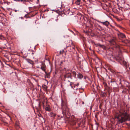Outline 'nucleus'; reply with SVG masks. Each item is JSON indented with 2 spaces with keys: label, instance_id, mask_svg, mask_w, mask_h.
<instances>
[{
  "label": "nucleus",
  "instance_id": "f257e3e1",
  "mask_svg": "<svg viewBox=\"0 0 130 130\" xmlns=\"http://www.w3.org/2000/svg\"><path fill=\"white\" fill-rule=\"evenodd\" d=\"M117 119L119 123H122L126 120L130 121V116L125 112L123 113H120Z\"/></svg>",
  "mask_w": 130,
  "mask_h": 130
},
{
  "label": "nucleus",
  "instance_id": "f03ea898",
  "mask_svg": "<svg viewBox=\"0 0 130 130\" xmlns=\"http://www.w3.org/2000/svg\"><path fill=\"white\" fill-rule=\"evenodd\" d=\"M116 60L119 62L121 64L124 65L127 67V63L124 61L122 56L119 55L116 57Z\"/></svg>",
  "mask_w": 130,
  "mask_h": 130
},
{
  "label": "nucleus",
  "instance_id": "7ed1b4c3",
  "mask_svg": "<svg viewBox=\"0 0 130 130\" xmlns=\"http://www.w3.org/2000/svg\"><path fill=\"white\" fill-rule=\"evenodd\" d=\"M39 63L40 66H38L36 67L37 68L41 69L42 71L45 72V74H46L47 73L46 72V66L44 63L42 62H39Z\"/></svg>",
  "mask_w": 130,
  "mask_h": 130
},
{
  "label": "nucleus",
  "instance_id": "20e7f679",
  "mask_svg": "<svg viewBox=\"0 0 130 130\" xmlns=\"http://www.w3.org/2000/svg\"><path fill=\"white\" fill-rule=\"evenodd\" d=\"M118 37L120 39H123L125 37V35L120 32H119L117 34Z\"/></svg>",
  "mask_w": 130,
  "mask_h": 130
},
{
  "label": "nucleus",
  "instance_id": "39448f33",
  "mask_svg": "<svg viewBox=\"0 0 130 130\" xmlns=\"http://www.w3.org/2000/svg\"><path fill=\"white\" fill-rule=\"evenodd\" d=\"M116 57L114 56L111 55L109 57V59L110 62H115L116 60Z\"/></svg>",
  "mask_w": 130,
  "mask_h": 130
},
{
  "label": "nucleus",
  "instance_id": "423d86ee",
  "mask_svg": "<svg viewBox=\"0 0 130 130\" xmlns=\"http://www.w3.org/2000/svg\"><path fill=\"white\" fill-rule=\"evenodd\" d=\"M64 77L65 78H70L71 79H72L71 74L70 73H66L64 75Z\"/></svg>",
  "mask_w": 130,
  "mask_h": 130
},
{
  "label": "nucleus",
  "instance_id": "0eeeda50",
  "mask_svg": "<svg viewBox=\"0 0 130 130\" xmlns=\"http://www.w3.org/2000/svg\"><path fill=\"white\" fill-rule=\"evenodd\" d=\"M100 23H102L103 25H105L106 26H107L110 24L109 22L107 21L104 22H100Z\"/></svg>",
  "mask_w": 130,
  "mask_h": 130
},
{
  "label": "nucleus",
  "instance_id": "6e6552de",
  "mask_svg": "<svg viewBox=\"0 0 130 130\" xmlns=\"http://www.w3.org/2000/svg\"><path fill=\"white\" fill-rule=\"evenodd\" d=\"M26 60L28 63L31 64L32 65H33L34 64V62L30 59H26Z\"/></svg>",
  "mask_w": 130,
  "mask_h": 130
},
{
  "label": "nucleus",
  "instance_id": "1a4fd4ad",
  "mask_svg": "<svg viewBox=\"0 0 130 130\" xmlns=\"http://www.w3.org/2000/svg\"><path fill=\"white\" fill-rule=\"evenodd\" d=\"M44 108L46 111H51V108L50 106L46 107Z\"/></svg>",
  "mask_w": 130,
  "mask_h": 130
},
{
  "label": "nucleus",
  "instance_id": "9d476101",
  "mask_svg": "<svg viewBox=\"0 0 130 130\" xmlns=\"http://www.w3.org/2000/svg\"><path fill=\"white\" fill-rule=\"evenodd\" d=\"M15 127L17 129H18L20 127L19 125V123L18 122H17L15 123Z\"/></svg>",
  "mask_w": 130,
  "mask_h": 130
},
{
  "label": "nucleus",
  "instance_id": "9b49d317",
  "mask_svg": "<svg viewBox=\"0 0 130 130\" xmlns=\"http://www.w3.org/2000/svg\"><path fill=\"white\" fill-rule=\"evenodd\" d=\"M110 42L113 45H115L116 44L115 40L114 39H112L110 41Z\"/></svg>",
  "mask_w": 130,
  "mask_h": 130
},
{
  "label": "nucleus",
  "instance_id": "f8f14e48",
  "mask_svg": "<svg viewBox=\"0 0 130 130\" xmlns=\"http://www.w3.org/2000/svg\"><path fill=\"white\" fill-rule=\"evenodd\" d=\"M78 77V78L81 79L83 78V76L82 74L79 73H78L77 74Z\"/></svg>",
  "mask_w": 130,
  "mask_h": 130
},
{
  "label": "nucleus",
  "instance_id": "ddd939ff",
  "mask_svg": "<svg viewBox=\"0 0 130 130\" xmlns=\"http://www.w3.org/2000/svg\"><path fill=\"white\" fill-rule=\"evenodd\" d=\"M50 115L51 117H54L56 116V114L54 113L51 112L50 113Z\"/></svg>",
  "mask_w": 130,
  "mask_h": 130
},
{
  "label": "nucleus",
  "instance_id": "4468645a",
  "mask_svg": "<svg viewBox=\"0 0 130 130\" xmlns=\"http://www.w3.org/2000/svg\"><path fill=\"white\" fill-rule=\"evenodd\" d=\"M81 0H77L75 2V4L77 5L80 4Z\"/></svg>",
  "mask_w": 130,
  "mask_h": 130
},
{
  "label": "nucleus",
  "instance_id": "2eb2a0df",
  "mask_svg": "<svg viewBox=\"0 0 130 130\" xmlns=\"http://www.w3.org/2000/svg\"><path fill=\"white\" fill-rule=\"evenodd\" d=\"M83 91H84V89L83 88H79V91L80 93L83 92Z\"/></svg>",
  "mask_w": 130,
  "mask_h": 130
},
{
  "label": "nucleus",
  "instance_id": "dca6fc26",
  "mask_svg": "<svg viewBox=\"0 0 130 130\" xmlns=\"http://www.w3.org/2000/svg\"><path fill=\"white\" fill-rule=\"evenodd\" d=\"M73 76L74 77H75L76 75V73L75 72H73Z\"/></svg>",
  "mask_w": 130,
  "mask_h": 130
},
{
  "label": "nucleus",
  "instance_id": "f3484780",
  "mask_svg": "<svg viewBox=\"0 0 130 130\" xmlns=\"http://www.w3.org/2000/svg\"><path fill=\"white\" fill-rule=\"evenodd\" d=\"M73 121V125H74V124H75V123H76V122H75V120H73L72 121Z\"/></svg>",
  "mask_w": 130,
  "mask_h": 130
},
{
  "label": "nucleus",
  "instance_id": "a211bd4d",
  "mask_svg": "<svg viewBox=\"0 0 130 130\" xmlns=\"http://www.w3.org/2000/svg\"><path fill=\"white\" fill-rule=\"evenodd\" d=\"M70 83H70V86L71 87V88H72L73 89H74V88L73 87V86H72V84H71V83H72L71 82H70Z\"/></svg>",
  "mask_w": 130,
  "mask_h": 130
},
{
  "label": "nucleus",
  "instance_id": "6ab92c4d",
  "mask_svg": "<svg viewBox=\"0 0 130 130\" xmlns=\"http://www.w3.org/2000/svg\"><path fill=\"white\" fill-rule=\"evenodd\" d=\"M3 36L1 35H0V39H2Z\"/></svg>",
  "mask_w": 130,
  "mask_h": 130
},
{
  "label": "nucleus",
  "instance_id": "aec40b11",
  "mask_svg": "<svg viewBox=\"0 0 130 130\" xmlns=\"http://www.w3.org/2000/svg\"><path fill=\"white\" fill-rule=\"evenodd\" d=\"M67 112L66 111H64V110H62V113L63 114L64 113H67Z\"/></svg>",
  "mask_w": 130,
  "mask_h": 130
},
{
  "label": "nucleus",
  "instance_id": "412c9836",
  "mask_svg": "<svg viewBox=\"0 0 130 130\" xmlns=\"http://www.w3.org/2000/svg\"><path fill=\"white\" fill-rule=\"evenodd\" d=\"M13 11H15V12H17V11H19V10H16L14 9H13Z\"/></svg>",
  "mask_w": 130,
  "mask_h": 130
},
{
  "label": "nucleus",
  "instance_id": "4be33fe9",
  "mask_svg": "<svg viewBox=\"0 0 130 130\" xmlns=\"http://www.w3.org/2000/svg\"><path fill=\"white\" fill-rule=\"evenodd\" d=\"M96 128L97 129H98V124L96 123Z\"/></svg>",
  "mask_w": 130,
  "mask_h": 130
},
{
  "label": "nucleus",
  "instance_id": "5701e85b",
  "mask_svg": "<svg viewBox=\"0 0 130 130\" xmlns=\"http://www.w3.org/2000/svg\"><path fill=\"white\" fill-rule=\"evenodd\" d=\"M21 18V19H23V17H21V18Z\"/></svg>",
  "mask_w": 130,
  "mask_h": 130
},
{
  "label": "nucleus",
  "instance_id": "b1692460",
  "mask_svg": "<svg viewBox=\"0 0 130 130\" xmlns=\"http://www.w3.org/2000/svg\"><path fill=\"white\" fill-rule=\"evenodd\" d=\"M113 82H115L114 81H112L111 80V81H110L111 83H112Z\"/></svg>",
  "mask_w": 130,
  "mask_h": 130
},
{
  "label": "nucleus",
  "instance_id": "393cba45",
  "mask_svg": "<svg viewBox=\"0 0 130 130\" xmlns=\"http://www.w3.org/2000/svg\"><path fill=\"white\" fill-rule=\"evenodd\" d=\"M14 1H20L19 0H13Z\"/></svg>",
  "mask_w": 130,
  "mask_h": 130
},
{
  "label": "nucleus",
  "instance_id": "a878e982",
  "mask_svg": "<svg viewBox=\"0 0 130 130\" xmlns=\"http://www.w3.org/2000/svg\"><path fill=\"white\" fill-rule=\"evenodd\" d=\"M25 0H21V1H24Z\"/></svg>",
  "mask_w": 130,
  "mask_h": 130
},
{
  "label": "nucleus",
  "instance_id": "bb28decb",
  "mask_svg": "<svg viewBox=\"0 0 130 130\" xmlns=\"http://www.w3.org/2000/svg\"><path fill=\"white\" fill-rule=\"evenodd\" d=\"M38 105H39V106L40 105V103H39L38 104Z\"/></svg>",
  "mask_w": 130,
  "mask_h": 130
},
{
  "label": "nucleus",
  "instance_id": "cd10ccee",
  "mask_svg": "<svg viewBox=\"0 0 130 130\" xmlns=\"http://www.w3.org/2000/svg\"><path fill=\"white\" fill-rule=\"evenodd\" d=\"M38 61V60H37L36 61H36V62H37V61Z\"/></svg>",
  "mask_w": 130,
  "mask_h": 130
},
{
  "label": "nucleus",
  "instance_id": "c85d7f7f",
  "mask_svg": "<svg viewBox=\"0 0 130 130\" xmlns=\"http://www.w3.org/2000/svg\"><path fill=\"white\" fill-rule=\"evenodd\" d=\"M78 85H79V84H78V83L77 84V86H78Z\"/></svg>",
  "mask_w": 130,
  "mask_h": 130
},
{
  "label": "nucleus",
  "instance_id": "c756f323",
  "mask_svg": "<svg viewBox=\"0 0 130 130\" xmlns=\"http://www.w3.org/2000/svg\"><path fill=\"white\" fill-rule=\"evenodd\" d=\"M71 32H73V31H71Z\"/></svg>",
  "mask_w": 130,
  "mask_h": 130
},
{
  "label": "nucleus",
  "instance_id": "7c9ffc66",
  "mask_svg": "<svg viewBox=\"0 0 130 130\" xmlns=\"http://www.w3.org/2000/svg\"><path fill=\"white\" fill-rule=\"evenodd\" d=\"M83 104H84V102H83Z\"/></svg>",
  "mask_w": 130,
  "mask_h": 130
},
{
  "label": "nucleus",
  "instance_id": "2f4dec72",
  "mask_svg": "<svg viewBox=\"0 0 130 130\" xmlns=\"http://www.w3.org/2000/svg\"><path fill=\"white\" fill-rule=\"evenodd\" d=\"M129 70H130V67H129Z\"/></svg>",
  "mask_w": 130,
  "mask_h": 130
},
{
  "label": "nucleus",
  "instance_id": "473e14b6",
  "mask_svg": "<svg viewBox=\"0 0 130 130\" xmlns=\"http://www.w3.org/2000/svg\"><path fill=\"white\" fill-rule=\"evenodd\" d=\"M77 88L76 89V90H77Z\"/></svg>",
  "mask_w": 130,
  "mask_h": 130
},
{
  "label": "nucleus",
  "instance_id": "72a5a7b5",
  "mask_svg": "<svg viewBox=\"0 0 130 130\" xmlns=\"http://www.w3.org/2000/svg\"><path fill=\"white\" fill-rule=\"evenodd\" d=\"M119 80H121L120 79H119Z\"/></svg>",
  "mask_w": 130,
  "mask_h": 130
},
{
  "label": "nucleus",
  "instance_id": "f704fd0d",
  "mask_svg": "<svg viewBox=\"0 0 130 130\" xmlns=\"http://www.w3.org/2000/svg\"><path fill=\"white\" fill-rule=\"evenodd\" d=\"M69 82H70V81L69 80H68Z\"/></svg>",
  "mask_w": 130,
  "mask_h": 130
},
{
  "label": "nucleus",
  "instance_id": "c9c22d12",
  "mask_svg": "<svg viewBox=\"0 0 130 130\" xmlns=\"http://www.w3.org/2000/svg\"><path fill=\"white\" fill-rule=\"evenodd\" d=\"M53 10V11H54V10Z\"/></svg>",
  "mask_w": 130,
  "mask_h": 130
},
{
  "label": "nucleus",
  "instance_id": "e433bc0d",
  "mask_svg": "<svg viewBox=\"0 0 130 130\" xmlns=\"http://www.w3.org/2000/svg\"><path fill=\"white\" fill-rule=\"evenodd\" d=\"M57 20H56V21H57Z\"/></svg>",
  "mask_w": 130,
  "mask_h": 130
},
{
  "label": "nucleus",
  "instance_id": "4c0bfd02",
  "mask_svg": "<svg viewBox=\"0 0 130 130\" xmlns=\"http://www.w3.org/2000/svg\"><path fill=\"white\" fill-rule=\"evenodd\" d=\"M117 1H118V0H117Z\"/></svg>",
  "mask_w": 130,
  "mask_h": 130
}]
</instances>
